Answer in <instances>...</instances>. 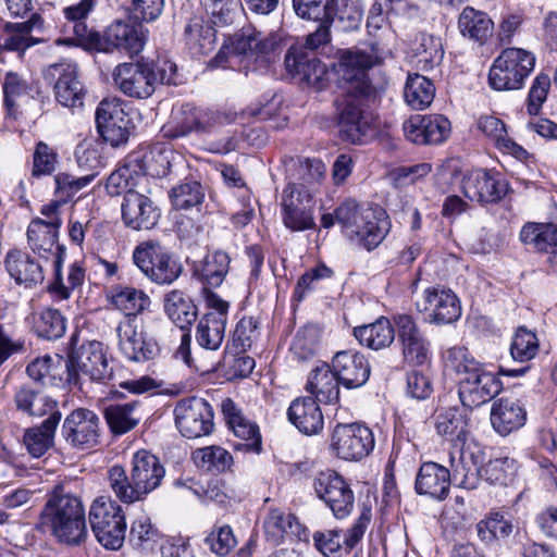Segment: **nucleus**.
I'll list each match as a JSON object with an SVG mask.
<instances>
[{
  "instance_id": "1",
  "label": "nucleus",
  "mask_w": 557,
  "mask_h": 557,
  "mask_svg": "<svg viewBox=\"0 0 557 557\" xmlns=\"http://www.w3.org/2000/svg\"><path fill=\"white\" fill-rule=\"evenodd\" d=\"M280 54V42L274 35H263L253 27L243 28L224 40L212 67H235L245 71H264Z\"/></svg>"
},
{
  "instance_id": "2",
  "label": "nucleus",
  "mask_w": 557,
  "mask_h": 557,
  "mask_svg": "<svg viewBox=\"0 0 557 557\" xmlns=\"http://www.w3.org/2000/svg\"><path fill=\"white\" fill-rule=\"evenodd\" d=\"M444 369L458 376V394L463 407L472 409L497 396L502 381L476 361L465 347H451L443 354Z\"/></svg>"
},
{
  "instance_id": "3",
  "label": "nucleus",
  "mask_w": 557,
  "mask_h": 557,
  "mask_svg": "<svg viewBox=\"0 0 557 557\" xmlns=\"http://www.w3.org/2000/svg\"><path fill=\"white\" fill-rule=\"evenodd\" d=\"M165 476V469L159 458L141 449L133 455L131 471L113 466L108 471V482L114 496L123 504L144 502L159 488Z\"/></svg>"
},
{
  "instance_id": "4",
  "label": "nucleus",
  "mask_w": 557,
  "mask_h": 557,
  "mask_svg": "<svg viewBox=\"0 0 557 557\" xmlns=\"http://www.w3.org/2000/svg\"><path fill=\"white\" fill-rule=\"evenodd\" d=\"M40 524L48 529L58 542L78 546L87 537L85 509L82 499L57 485L48 494L40 512Z\"/></svg>"
},
{
  "instance_id": "5",
  "label": "nucleus",
  "mask_w": 557,
  "mask_h": 557,
  "mask_svg": "<svg viewBox=\"0 0 557 557\" xmlns=\"http://www.w3.org/2000/svg\"><path fill=\"white\" fill-rule=\"evenodd\" d=\"M336 222L343 234L354 244L367 250L376 248L391 228L382 208H364L352 199L345 200L335 210Z\"/></svg>"
},
{
  "instance_id": "6",
  "label": "nucleus",
  "mask_w": 557,
  "mask_h": 557,
  "mask_svg": "<svg viewBox=\"0 0 557 557\" xmlns=\"http://www.w3.org/2000/svg\"><path fill=\"white\" fill-rule=\"evenodd\" d=\"M383 50L375 41L338 51L334 71L344 92L375 97L376 89L368 79V70L383 62Z\"/></svg>"
},
{
  "instance_id": "7",
  "label": "nucleus",
  "mask_w": 557,
  "mask_h": 557,
  "mask_svg": "<svg viewBox=\"0 0 557 557\" xmlns=\"http://www.w3.org/2000/svg\"><path fill=\"white\" fill-rule=\"evenodd\" d=\"M535 66V57L522 48H507L493 61L488 85L497 91L521 89Z\"/></svg>"
},
{
  "instance_id": "8",
  "label": "nucleus",
  "mask_w": 557,
  "mask_h": 557,
  "mask_svg": "<svg viewBox=\"0 0 557 557\" xmlns=\"http://www.w3.org/2000/svg\"><path fill=\"white\" fill-rule=\"evenodd\" d=\"M65 369L66 381L72 385L79 384L81 375L104 384L114 381L103 344L97 341L87 342L72 352L65 361Z\"/></svg>"
},
{
  "instance_id": "9",
  "label": "nucleus",
  "mask_w": 557,
  "mask_h": 557,
  "mask_svg": "<svg viewBox=\"0 0 557 557\" xmlns=\"http://www.w3.org/2000/svg\"><path fill=\"white\" fill-rule=\"evenodd\" d=\"M89 523L103 547L119 549L123 545L126 533L125 517L122 507L111 497L100 496L92 502Z\"/></svg>"
},
{
  "instance_id": "10",
  "label": "nucleus",
  "mask_w": 557,
  "mask_h": 557,
  "mask_svg": "<svg viewBox=\"0 0 557 557\" xmlns=\"http://www.w3.org/2000/svg\"><path fill=\"white\" fill-rule=\"evenodd\" d=\"M115 86L126 96L146 99L156 90L158 83L175 84L174 79L159 74L150 62H125L113 71Z\"/></svg>"
},
{
  "instance_id": "11",
  "label": "nucleus",
  "mask_w": 557,
  "mask_h": 557,
  "mask_svg": "<svg viewBox=\"0 0 557 557\" xmlns=\"http://www.w3.org/2000/svg\"><path fill=\"white\" fill-rule=\"evenodd\" d=\"M133 261L147 278L159 285L172 284L182 273V265L157 242L138 245Z\"/></svg>"
},
{
  "instance_id": "12",
  "label": "nucleus",
  "mask_w": 557,
  "mask_h": 557,
  "mask_svg": "<svg viewBox=\"0 0 557 557\" xmlns=\"http://www.w3.org/2000/svg\"><path fill=\"white\" fill-rule=\"evenodd\" d=\"M312 487L337 519L346 518L354 509L355 495L350 484L335 470L326 469L315 474Z\"/></svg>"
},
{
  "instance_id": "13",
  "label": "nucleus",
  "mask_w": 557,
  "mask_h": 557,
  "mask_svg": "<svg viewBox=\"0 0 557 557\" xmlns=\"http://www.w3.org/2000/svg\"><path fill=\"white\" fill-rule=\"evenodd\" d=\"M374 97L344 92L337 99V125L341 137L351 144H360L371 129V116L364 110V101Z\"/></svg>"
},
{
  "instance_id": "14",
  "label": "nucleus",
  "mask_w": 557,
  "mask_h": 557,
  "mask_svg": "<svg viewBox=\"0 0 557 557\" xmlns=\"http://www.w3.org/2000/svg\"><path fill=\"white\" fill-rule=\"evenodd\" d=\"M46 79L53 83L54 98L65 108L76 109L84 106L86 88L78 77L77 64L61 60L50 64L45 73Z\"/></svg>"
},
{
  "instance_id": "15",
  "label": "nucleus",
  "mask_w": 557,
  "mask_h": 557,
  "mask_svg": "<svg viewBox=\"0 0 557 557\" xmlns=\"http://www.w3.org/2000/svg\"><path fill=\"white\" fill-rule=\"evenodd\" d=\"M175 424L187 438H199L213 431V409L203 398L189 397L180 400L174 408Z\"/></svg>"
},
{
  "instance_id": "16",
  "label": "nucleus",
  "mask_w": 557,
  "mask_h": 557,
  "mask_svg": "<svg viewBox=\"0 0 557 557\" xmlns=\"http://www.w3.org/2000/svg\"><path fill=\"white\" fill-rule=\"evenodd\" d=\"M282 219L284 225L293 232L314 228V199L305 186L288 184L282 195Z\"/></svg>"
},
{
  "instance_id": "17",
  "label": "nucleus",
  "mask_w": 557,
  "mask_h": 557,
  "mask_svg": "<svg viewBox=\"0 0 557 557\" xmlns=\"http://www.w3.org/2000/svg\"><path fill=\"white\" fill-rule=\"evenodd\" d=\"M116 335L119 350L129 361H147L159 352L157 339L134 318H124L116 326Z\"/></svg>"
},
{
  "instance_id": "18",
  "label": "nucleus",
  "mask_w": 557,
  "mask_h": 557,
  "mask_svg": "<svg viewBox=\"0 0 557 557\" xmlns=\"http://www.w3.org/2000/svg\"><path fill=\"white\" fill-rule=\"evenodd\" d=\"M414 305L419 312H429L430 322L435 324H450L461 315L457 295L440 286L425 288L417 296Z\"/></svg>"
},
{
  "instance_id": "19",
  "label": "nucleus",
  "mask_w": 557,
  "mask_h": 557,
  "mask_svg": "<svg viewBox=\"0 0 557 557\" xmlns=\"http://www.w3.org/2000/svg\"><path fill=\"white\" fill-rule=\"evenodd\" d=\"M332 447L337 457L360 460L374 447L372 431L362 424H337L332 434Z\"/></svg>"
},
{
  "instance_id": "20",
  "label": "nucleus",
  "mask_w": 557,
  "mask_h": 557,
  "mask_svg": "<svg viewBox=\"0 0 557 557\" xmlns=\"http://www.w3.org/2000/svg\"><path fill=\"white\" fill-rule=\"evenodd\" d=\"M96 125L101 138L112 147L123 145L128 139V119L117 98H104L97 107Z\"/></svg>"
},
{
  "instance_id": "21",
  "label": "nucleus",
  "mask_w": 557,
  "mask_h": 557,
  "mask_svg": "<svg viewBox=\"0 0 557 557\" xmlns=\"http://www.w3.org/2000/svg\"><path fill=\"white\" fill-rule=\"evenodd\" d=\"M62 436L74 448L88 449L99 443V417L91 410H73L62 424Z\"/></svg>"
},
{
  "instance_id": "22",
  "label": "nucleus",
  "mask_w": 557,
  "mask_h": 557,
  "mask_svg": "<svg viewBox=\"0 0 557 557\" xmlns=\"http://www.w3.org/2000/svg\"><path fill=\"white\" fill-rule=\"evenodd\" d=\"M460 188L471 201L495 203L506 195L507 183L498 174L486 170H472L463 174Z\"/></svg>"
},
{
  "instance_id": "23",
  "label": "nucleus",
  "mask_w": 557,
  "mask_h": 557,
  "mask_svg": "<svg viewBox=\"0 0 557 557\" xmlns=\"http://www.w3.org/2000/svg\"><path fill=\"white\" fill-rule=\"evenodd\" d=\"M393 320L405 360L413 366L425 363L430 358L429 342L416 320L405 313L394 315Z\"/></svg>"
},
{
  "instance_id": "24",
  "label": "nucleus",
  "mask_w": 557,
  "mask_h": 557,
  "mask_svg": "<svg viewBox=\"0 0 557 557\" xmlns=\"http://www.w3.org/2000/svg\"><path fill=\"white\" fill-rule=\"evenodd\" d=\"M284 65L293 78H297L318 90L324 88L327 81L325 64L317 58H310L302 48H289L285 54Z\"/></svg>"
},
{
  "instance_id": "25",
  "label": "nucleus",
  "mask_w": 557,
  "mask_h": 557,
  "mask_svg": "<svg viewBox=\"0 0 557 557\" xmlns=\"http://www.w3.org/2000/svg\"><path fill=\"white\" fill-rule=\"evenodd\" d=\"M121 211L124 224L135 231L151 230L161 215L154 202L137 190H127L124 194Z\"/></svg>"
},
{
  "instance_id": "26",
  "label": "nucleus",
  "mask_w": 557,
  "mask_h": 557,
  "mask_svg": "<svg viewBox=\"0 0 557 557\" xmlns=\"http://www.w3.org/2000/svg\"><path fill=\"white\" fill-rule=\"evenodd\" d=\"M221 407L227 425L239 440L233 444L234 449L259 454L261 451V435L258 425L246 419L231 398L224 399Z\"/></svg>"
},
{
  "instance_id": "27",
  "label": "nucleus",
  "mask_w": 557,
  "mask_h": 557,
  "mask_svg": "<svg viewBox=\"0 0 557 557\" xmlns=\"http://www.w3.org/2000/svg\"><path fill=\"white\" fill-rule=\"evenodd\" d=\"M404 133L408 140L414 144H440L450 132V122L443 115H414L407 120Z\"/></svg>"
},
{
  "instance_id": "28",
  "label": "nucleus",
  "mask_w": 557,
  "mask_h": 557,
  "mask_svg": "<svg viewBox=\"0 0 557 557\" xmlns=\"http://www.w3.org/2000/svg\"><path fill=\"white\" fill-rule=\"evenodd\" d=\"M103 48L125 52L129 57L138 54L146 44L143 26L123 21L112 23L102 36Z\"/></svg>"
},
{
  "instance_id": "29",
  "label": "nucleus",
  "mask_w": 557,
  "mask_h": 557,
  "mask_svg": "<svg viewBox=\"0 0 557 557\" xmlns=\"http://www.w3.org/2000/svg\"><path fill=\"white\" fill-rule=\"evenodd\" d=\"M331 367L341 384L346 388H357L364 385L371 373L367 358L354 350L336 352Z\"/></svg>"
},
{
  "instance_id": "30",
  "label": "nucleus",
  "mask_w": 557,
  "mask_h": 557,
  "mask_svg": "<svg viewBox=\"0 0 557 557\" xmlns=\"http://www.w3.org/2000/svg\"><path fill=\"white\" fill-rule=\"evenodd\" d=\"M490 419L493 429L505 436L524 425L527 410L518 398L500 397L493 403Z\"/></svg>"
},
{
  "instance_id": "31",
  "label": "nucleus",
  "mask_w": 557,
  "mask_h": 557,
  "mask_svg": "<svg viewBox=\"0 0 557 557\" xmlns=\"http://www.w3.org/2000/svg\"><path fill=\"white\" fill-rule=\"evenodd\" d=\"M450 472L436 462H424L417 474L414 488L420 495L444 499L449 491Z\"/></svg>"
},
{
  "instance_id": "32",
  "label": "nucleus",
  "mask_w": 557,
  "mask_h": 557,
  "mask_svg": "<svg viewBox=\"0 0 557 557\" xmlns=\"http://www.w3.org/2000/svg\"><path fill=\"white\" fill-rule=\"evenodd\" d=\"M288 420L304 434H318L324 425L319 405L310 397L295 399L288 410Z\"/></svg>"
},
{
  "instance_id": "33",
  "label": "nucleus",
  "mask_w": 557,
  "mask_h": 557,
  "mask_svg": "<svg viewBox=\"0 0 557 557\" xmlns=\"http://www.w3.org/2000/svg\"><path fill=\"white\" fill-rule=\"evenodd\" d=\"M58 222L44 223L41 219H35L30 222L27 228L28 245L34 252H37L41 258L48 259L49 256L53 260L59 255V249H64L58 244Z\"/></svg>"
},
{
  "instance_id": "34",
  "label": "nucleus",
  "mask_w": 557,
  "mask_h": 557,
  "mask_svg": "<svg viewBox=\"0 0 557 557\" xmlns=\"http://www.w3.org/2000/svg\"><path fill=\"white\" fill-rule=\"evenodd\" d=\"M5 267L17 284L33 287L44 282L42 265L26 252L12 250L5 258Z\"/></svg>"
},
{
  "instance_id": "35",
  "label": "nucleus",
  "mask_w": 557,
  "mask_h": 557,
  "mask_svg": "<svg viewBox=\"0 0 557 557\" xmlns=\"http://www.w3.org/2000/svg\"><path fill=\"white\" fill-rule=\"evenodd\" d=\"M61 417L60 411H53L41 424L25 431L23 442L32 457L40 458L53 446L54 434Z\"/></svg>"
},
{
  "instance_id": "36",
  "label": "nucleus",
  "mask_w": 557,
  "mask_h": 557,
  "mask_svg": "<svg viewBox=\"0 0 557 557\" xmlns=\"http://www.w3.org/2000/svg\"><path fill=\"white\" fill-rule=\"evenodd\" d=\"M42 27L44 20L37 13L32 14L25 22L7 23L0 46L10 51H24L36 44L30 34L35 30L41 32Z\"/></svg>"
},
{
  "instance_id": "37",
  "label": "nucleus",
  "mask_w": 557,
  "mask_h": 557,
  "mask_svg": "<svg viewBox=\"0 0 557 557\" xmlns=\"http://www.w3.org/2000/svg\"><path fill=\"white\" fill-rule=\"evenodd\" d=\"M59 251L58 257L53 260L54 278L48 286V293L55 301L69 299L72 292L81 287L85 280V270L75 262L70 265L66 284L64 283L62 276V264L64 261L65 249H59Z\"/></svg>"
},
{
  "instance_id": "38",
  "label": "nucleus",
  "mask_w": 557,
  "mask_h": 557,
  "mask_svg": "<svg viewBox=\"0 0 557 557\" xmlns=\"http://www.w3.org/2000/svg\"><path fill=\"white\" fill-rule=\"evenodd\" d=\"M460 34L479 45H484L494 33V23L483 11L466 7L458 17Z\"/></svg>"
},
{
  "instance_id": "39",
  "label": "nucleus",
  "mask_w": 557,
  "mask_h": 557,
  "mask_svg": "<svg viewBox=\"0 0 557 557\" xmlns=\"http://www.w3.org/2000/svg\"><path fill=\"white\" fill-rule=\"evenodd\" d=\"M339 380L327 363L313 369L309 375L306 389L325 404H336L339 399Z\"/></svg>"
},
{
  "instance_id": "40",
  "label": "nucleus",
  "mask_w": 557,
  "mask_h": 557,
  "mask_svg": "<svg viewBox=\"0 0 557 557\" xmlns=\"http://www.w3.org/2000/svg\"><path fill=\"white\" fill-rule=\"evenodd\" d=\"M186 46L194 57H201L213 51L216 44V32L200 17L190 18L185 26Z\"/></svg>"
},
{
  "instance_id": "41",
  "label": "nucleus",
  "mask_w": 557,
  "mask_h": 557,
  "mask_svg": "<svg viewBox=\"0 0 557 557\" xmlns=\"http://www.w3.org/2000/svg\"><path fill=\"white\" fill-rule=\"evenodd\" d=\"M164 311L181 330H187L197 319V307L184 292L173 289L164 296Z\"/></svg>"
},
{
  "instance_id": "42",
  "label": "nucleus",
  "mask_w": 557,
  "mask_h": 557,
  "mask_svg": "<svg viewBox=\"0 0 557 557\" xmlns=\"http://www.w3.org/2000/svg\"><path fill=\"white\" fill-rule=\"evenodd\" d=\"M138 159L137 172L141 180L146 176L162 177L169 174L171 169V157L173 152L162 146H153L150 150H139L129 153Z\"/></svg>"
},
{
  "instance_id": "43",
  "label": "nucleus",
  "mask_w": 557,
  "mask_h": 557,
  "mask_svg": "<svg viewBox=\"0 0 557 557\" xmlns=\"http://www.w3.org/2000/svg\"><path fill=\"white\" fill-rule=\"evenodd\" d=\"M34 332L45 339L53 341L62 337L66 330V319L53 308H41L33 311L28 318Z\"/></svg>"
},
{
  "instance_id": "44",
  "label": "nucleus",
  "mask_w": 557,
  "mask_h": 557,
  "mask_svg": "<svg viewBox=\"0 0 557 557\" xmlns=\"http://www.w3.org/2000/svg\"><path fill=\"white\" fill-rule=\"evenodd\" d=\"M139 403L134 400L125 404H112L104 408L106 421L115 435H122L133 430L140 422Z\"/></svg>"
},
{
  "instance_id": "45",
  "label": "nucleus",
  "mask_w": 557,
  "mask_h": 557,
  "mask_svg": "<svg viewBox=\"0 0 557 557\" xmlns=\"http://www.w3.org/2000/svg\"><path fill=\"white\" fill-rule=\"evenodd\" d=\"M165 138L176 139L193 133L199 134V108L184 103L173 113L171 121L161 128Z\"/></svg>"
},
{
  "instance_id": "46",
  "label": "nucleus",
  "mask_w": 557,
  "mask_h": 557,
  "mask_svg": "<svg viewBox=\"0 0 557 557\" xmlns=\"http://www.w3.org/2000/svg\"><path fill=\"white\" fill-rule=\"evenodd\" d=\"M354 335L361 345L377 350L393 343L395 329L388 319L381 317L371 324L355 327Z\"/></svg>"
},
{
  "instance_id": "47",
  "label": "nucleus",
  "mask_w": 557,
  "mask_h": 557,
  "mask_svg": "<svg viewBox=\"0 0 557 557\" xmlns=\"http://www.w3.org/2000/svg\"><path fill=\"white\" fill-rule=\"evenodd\" d=\"M434 428L438 435L454 441L461 440L468 426V417L465 410L457 407L442 408L433 417Z\"/></svg>"
},
{
  "instance_id": "48",
  "label": "nucleus",
  "mask_w": 557,
  "mask_h": 557,
  "mask_svg": "<svg viewBox=\"0 0 557 557\" xmlns=\"http://www.w3.org/2000/svg\"><path fill=\"white\" fill-rule=\"evenodd\" d=\"M520 239L536 251H553L557 248V225L528 222L520 231Z\"/></svg>"
},
{
  "instance_id": "49",
  "label": "nucleus",
  "mask_w": 557,
  "mask_h": 557,
  "mask_svg": "<svg viewBox=\"0 0 557 557\" xmlns=\"http://www.w3.org/2000/svg\"><path fill=\"white\" fill-rule=\"evenodd\" d=\"M14 403L17 410L32 417H49L53 411H59L55 400L28 386H22L15 392Z\"/></svg>"
},
{
  "instance_id": "50",
  "label": "nucleus",
  "mask_w": 557,
  "mask_h": 557,
  "mask_svg": "<svg viewBox=\"0 0 557 557\" xmlns=\"http://www.w3.org/2000/svg\"><path fill=\"white\" fill-rule=\"evenodd\" d=\"M435 96L433 83L420 74H409L404 89L405 101L413 110L428 108Z\"/></svg>"
},
{
  "instance_id": "51",
  "label": "nucleus",
  "mask_w": 557,
  "mask_h": 557,
  "mask_svg": "<svg viewBox=\"0 0 557 557\" xmlns=\"http://www.w3.org/2000/svg\"><path fill=\"white\" fill-rule=\"evenodd\" d=\"M138 159L136 156L128 154L123 163L112 172L107 180V188L111 194H120L122 190H135L141 177L137 172Z\"/></svg>"
},
{
  "instance_id": "52",
  "label": "nucleus",
  "mask_w": 557,
  "mask_h": 557,
  "mask_svg": "<svg viewBox=\"0 0 557 557\" xmlns=\"http://www.w3.org/2000/svg\"><path fill=\"white\" fill-rule=\"evenodd\" d=\"M230 269V257L223 251L208 253L196 270L202 283L209 287H219Z\"/></svg>"
},
{
  "instance_id": "53",
  "label": "nucleus",
  "mask_w": 557,
  "mask_h": 557,
  "mask_svg": "<svg viewBox=\"0 0 557 557\" xmlns=\"http://www.w3.org/2000/svg\"><path fill=\"white\" fill-rule=\"evenodd\" d=\"M225 326L221 315L205 314L196 327L197 343L206 349L216 350L224 339Z\"/></svg>"
},
{
  "instance_id": "54",
  "label": "nucleus",
  "mask_w": 557,
  "mask_h": 557,
  "mask_svg": "<svg viewBox=\"0 0 557 557\" xmlns=\"http://www.w3.org/2000/svg\"><path fill=\"white\" fill-rule=\"evenodd\" d=\"M478 127L486 136L491 137L496 146L506 152L520 157L525 150L510 139L507 135L505 124L496 116L485 115L478 121Z\"/></svg>"
},
{
  "instance_id": "55",
  "label": "nucleus",
  "mask_w": 557,
  "mask_h": 557,
  "mask_svg": "<svg viewBox=\"0 0 557 557\" xmlns=\"http://www.w3.org/2000/svg\"><path fill=\"white\" fill-rule=\"evenodd\" d=\"M195 465L203 471L221 473L231 468L232 455L220 446H207L193 453Z\"/></svg>"
},
{
  "instance_id": "56",
  "label": "nucleus",
  "mask_w": 557,
  "mask_h": 557,
  "mask_svg": "<svg viewBox=\"0 0 557 557\" xmlns=\"http://www.w3.org/2000/svg\"><path fill=\"white\" fill-rule=\"evenodd\" d=\"M112 304L125 313V318H134L150 305L149 296L134 287H121L112 295Z\"/></svg>"
},
{
  "instance_id": "57",
  "label": "nucleus",
  "mask_w": 557,
  "mask_h": 557,
  "mask_svg": "<svg viewBox=\"0 0 557 557\" xmlns=\"http://www.w3.org/2000/svg\"><path fill=\"white\" fill-rule=\"evenodd\" d=\"M512 530V522L500 512H491L485 519L476 523L478 536L485 544L508 537Z\"/></svg>"
},
{
  "instance_id": "58",
  "label": "nucleus",
  "mask_w": 557,
  "mask_h": 557,
  "mask_svg": "<svg viewBox=\"0 0 557 557\" xmlns=\"http://www.w3.org/2000/svg\"><path fill=\"white\" fill-rule=\"evenodd\" d=\"M296 14L309 21H329L335 17V0H293Z\"/></svg>"
},
{
  "instance_id": "59",
  "label": "nucleus",
  "mask_w": 557,
  "mask_h": 557,
  "mask_svg": "<svg viewBox=\"0 0 557 557\" xmlns=\"http://www.w3.org/2000/svg\"><path fill=\"white\" fill-rule=\"evenodd\" d=\"M539 345V338L535 333L524 326H520L512 337L510 355L516 361L527 362L536 356Z\"/></svg>"
},
{
  "instance_id": "60",
  "label": "nucleus",
  "mask_w": 557,
  "mask_h": 557,
  "mask_svg": "<svg viewBox=\"0 0 557 557\" xmlns=\"http://www.w3.org/2000/svg\"><path fill=\"white\" fill-rule=\"evenodd\" d=\"M170 198L174 208L186 210L202 202L205 188L196 181L184 182L172 188Z\"/></svg>"
},
{
  "instance_id": "61",
  "label": "nucleus",
  "mask_w": 557,
  "mask_h": 557,
  "mask_svg": "<svg viewBox=\"0 0 557 557\" xmlns=\"http://www.w3.org/2000/svg\"><path fill=\"white\" fill-rule=\"evenodd\" d=\"M55 197L61 201H70L79 190L92 182V174H83L75 176L70 173H59L54 177Z\"/></svg>"
},
{
  "instance_id": "62",
  "label": "nucleus",
  "mask_w": 557,
  "mask_h": 557,
  "mask_svg": "<svg viewBox=\"0 0 557 557\" xmlns=\"http://www.w3.org/2000/svg\"><path fill=\"white\" fill-rule=\"evenodd\" d=\"M516 467L508 457L490 460L483 467V476L494 485H507L515 476Z\"/></svg>"
},
{
  "instance_id": "63",
  "label": "nucleus",
  "mask_w": 557,
  "mask_h": 557,
  "mask_svg": "<svg viewBox=\"0 0 557 557\" xmlns=\"http://www.w3.org/2000/svg\"><path fill=\"white\" fill-rule=\"evenodd\" d=\"M335 16L345 30L357 29L363 17L361 0H335Z\"/></svg>"
},
{
  "instance_id": "64",
  "label": "nucleus",
  "mask_w": 557,
  "mask_h": 557,
  "mask_svg": "<svg viewBox=\"0 0 557 557\" xmlns=\"http://www.w3.org/2000/svg\"><path fill=\"white\" fill-rule=\"evenodd\" d=\"M206 544L218 556H226L237 544L230 525L215 527L206 537Z\"/></svg>"
}]
</instances>
